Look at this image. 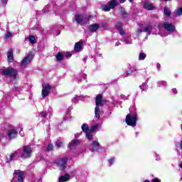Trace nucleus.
Instances as JSON below:
<instances>
[{
	"mask_svg": "<svg viewBox=\"0 0 182 182\" xmlns=\"http://www.w3.org/2000/svg\"><path fill=\"white\" fill-rule=\"evenodd\" d=\"M102 95H98L95 99L96 107L95 109V114L96 119H100V107L106 103V100L102 99Z\"/></svg>",
	"mask_w": 182,
	"mask_h": 182,
	"instance_id": "1",
	"label": "nucleus"
},
{
	"mask_svg": "<svg viewBox=\"0 0 182 182\" xmlns=\"http://www.w3.org/2000/svg\"><path fill=\"white\" fill-rule=\"evenodd\" d=\"M116 28L119 31V33L122 36V42L125 43V45H132V39L130 35H126L124 31L122 28V23L118 22L116 24Z\"/></svg>",
	"mask_w": 182,
	"mask_h": 182,
	"instance_id": "2",
	"label": "nucleus"
},
{
	"mask_svg": "<svg viewBox=\"0 0 182 182\" xmlns=\"http://www.w3.org/2000/svg\"><path fill=\"white\" fill-rule=\"evenodd\" d=\"M19 157L21 159H31L32 157V148L30 146H24L22 147L21 151H19Z\"/></svg>",
	"mask_w": 182,
	"mask_h": 182,
	"instance_id": "3",
	"label": "nucleus"
},
{
	"mask_svg": "<svg viewBox=\"0 0 182 182\" xmlns=\"http://www.w3.org/2000/svg\"><path fill=\"white\" fill-rule=\"evenodd\" d=\"M126 123L128 126H132V127H136L137 123V113H130L126 117Z\"/></svg>",
	"mask_w": 182,
	"mask_h": 182,
	"instance_id": "4",
	"label": "nucleus"
},
{
	"mask_svg": "<svg viewBox=\"0 0 182 182\" xmlns=\"http://www.w3.org/2000/svg\"><path fill=\"white\" fill-rule=\"evenodd\" d=\"M161 27L164 28V29L167 32L165 33H161V32L159 33L161 36H167L168 33H171V32H174L176 31V26L173 25V23H168V22H164L161 24Z\"/></svg>",
	"mask_w": 182,
	"mask_h": 182,
	"instance_id": "5",
	"label": "nucleus"
},
{
	"mask_svg": "<svg viewBox=\"0 0 182 182\" xmlns=\"http://www.w3.org/2000/svg\"><path fill=\"white\" fill-rule=\"evenodd\" d=\"M1 75H3V76H10V77L16 79V76H18V70L12 67L7 68L1 70Z\"/></svg>",
	"mask_w": 182,
	"mask_h": 182,
	"instance_id": "6",
	"label": "nucleus"
},
{
	"mask_svg": "<svg viewBox=\"0 0 182 182\" xmlns=\"http://www.w3.org/2000/svg\"><path fill=\"white\" fill-rule=\"evenodd\" d=\"M81 129L82 131H80L75 134V137H80L81 136H83V133H85L86 137H90V127H89V124H82Z\"/></svg>",
	"mask_w": 182,
	"mask_h": 182,
	"instance_id": "7",
	"label": "nucleus"
},
{
	"mask_svg": "<svg viewBox=\"0 0 182 182\" xmlns=\"http://www.w3.org/2000/svg\"><path fill=\"white\" fill-rule=\"evenodd\" d=\"M117 5V0H111L110 1H109L108 4L102 6V10H104L105 12H109L110 9H114V8H116Z\"/></svg>",
	"mask_w": 182,
	"mask_h": 182,
	"instance_id": "8",
	"label": "nucleus"
},
{
	"mask_svg": "<svg viewBox=\"0 0 182 182\" xmlns=\"http://www.w3.org/2000/svg\"><path fill=\"white\" fill-rule=\"evenodd\" d=\"M68 160H69L68 157H63L60 159L58 161V168H60V170H61L62 171H63L64 170L66 169L67 167V164H68Z\"/></svg>",
	"mask_w": 182,
	"mask_h": 182,
	"instance_id": "9",
	"label": "nucleus"
},
{
	"mask_svg": "<svg viewBox=\"0 0 182 182\" xmlns=\"http://www.w3.org/2000/svg\"><path fill=\"white\" fill-rule=\"evenodd\" d=\"M15 178H17L18 182H23L25 178V172L21 170H16L14 173Z\"/></svg>",
	"mask_w": 182,
	"mask_h": 182,
	"instance_id": "10",
	"label": "nucleus"
},
{
	"mask_svg": "<svg viewBox=\"0 0 182 182\" xmlns=\"http://www.w3.org/2000/svg\"><path fill=\"white\" fill-rule=\"evenodd\" d=\"M88 140L90 141V150L91 151H95V150L99 149V142H97V141H92V137H89Z\"/></svg>",
	"mask_w": 182,
	"mask_h": 182,
	"instance_id": "11",
	"label": "nucleus"
},
{
	"mask_svg": "<svg viewBox=\"0 0 182 182\" xmlns=\"http://www.w3.org/2000/svg\"><path fill=\"white\" fill-rule=\"evenodd\" d=\"M100 124H95L90 127V137H92L93 134H95L97 132H99V129H100Z\"/></svg>",
	"mask_w": 182,
	"mask_h": 182,
	"instance_id": "12",
	"label": "nucleus"
},
{
	"mask_svg": "<svg viewBox=\"0 0 182 182\" xmlns=\"http://www.w3.org/2000/svg\"><path fill=\"white\" fill-rule=\"evenodd\" d=\"M51 89H52V87L49 84H46L43 85V89H42L43 97H46V96L49 95Z\"/></svg>",
	"mask_w": 182,
	"mask_h": 182,
	"instance_id": "13",
	"label": "nucleus"
},
{
	"mask_svg": "<svg viewBox=\"0 0 182 182\" xmlns=\"http://www.w3.org/2000/svg\"><path fill=\"white\" fill-rule=\"evenodd\" d=\"M32 59H33V57L32 55H27L21 61V66L23 68L28 66V65H29V63H31V62H32Z\"/></svg>",
	"mask_w": 182,
	"mask_h": 182,
	"instance_id": "14",
	"label": "nucleus"
},
{
	"mask_svg": "<svg viewBox=\"0 0 182 182\" xmlns=\"http://www.w3.org/2000/svg\"><path fill=\"white\" fill-rule=\"evenodd\" d=\"M87 18L85 15H80V14H76L75 16V20L77 22V23H82L83 21H86Z\"/></svg>",
	"mask_w": 182,
	"mask_h": 182,
	"instance_id": "15",
	"label": "nucleus"
},
{
	"mask_svg": "<svg viewBox=\"0 0 182 182\" xmlns=\"http://www.w3.org/2000/svg\"><path fill=\"white\" fill-rule=\"evenodd\" d=\"M7 136H9V137H17L18 130L14 128L9 129L7 131Z\"/></svg>",
	"mask_w": 182,
	"mask_h": 182,
	"instance_id": "16",
	"label": "nucleus"
},
{
	"mask_svg": "<svg viewBox=\"0 0 182 182\" xmlns=\"http://www.w3.org/2000/svg\"><path fill=\"white\" fill-rule=\"evenodd\" d=\"M80 144V141L78 139H74L70 141V143L68 144V149H72V147H76V146H79Z\"/></svg>",
	"mask_w": 182,
	"mask_h": 182,
	"instance_id": "17",
	"label": "nucleus"
},
{
	"mask_svg": "<svg viewBox=\"0 0 182 182\" xmlns=\"http://www.w3.org/2000/svg\"><path fill=\"white\" fill-rule=\"evenodd\" d=\"M70 180V175L66 173L65 175L60 176L58 178V182H67Z\"/></svg>",
	"mask_w": 182,
	"mask_h": 182,
	"instance_id": "18",
	"label": "nucleus"
},
{
	"mask_svg": "<svg viewBox=\"0 0 182 182\" xmlns=\"http://www.w3.org/2000/svg\"><path fill=\"white\" fill-rule=\"evenodd\" d=\"M83 45V42L79 41L75 43L74 50L75 52H80L82 50V46Z\"/></svg>",
	"mask_w": 182,
	"mask_h": 182,
	"instance_id": "19",
	"label": "nucleus"
},
{
	"mask_svg": "<svg viewBox=\"0 0 182 182\" xmlns=\"http://www.w3.org/2000/svg\"><path fill=\"white\" fill-rule=\"evenodd\" d=\"M99 28H100V25H99V23H94L90 26L89 30L90 32H96Z\"/></svg>",
	"mask_w": 182,
	"mask_h": 182,
	"instance_id": "20",
	"label": "nucleus"
},
{
	"mask_svg": "<svg viewBox=\"0 0 182 182\" xmlns=\"http://www.w3.org/2000/svg\"><path fill=\"white\" fill-rule=\"evenodd\" d=\"M144 8L145 9H147V11H151L152 9H154V6H153V4L149 1H146L144 3Z\"/></svg>",
	"mask_w": 182,
	"mask_h": 182,
	"instance_id": "21",
	"label": "nucleus"
},
{
	"mask_svg": "<svg viewBox=\"0 0 182 182\" xmlns=\"http://www.w3.org/2000/svg\"><path fill=\"white\" fill-rule=\"evenodd\" d=\"M152 31L153 26H151V25H148L143 28V32H146V33H148V35H151Z\"/></svg>",
	"mask_w": 182,
	"mask_h": 182,
	"instance_id": "22",
	"label": "nucleus"
},
{
	"mask_svg": "<svg viewBox=\"0 0 182 182\" xmlns=\"http://www.w3.org/2000/svg\"><path fill=\"white\" fill-rule=\"evenodd\" d=\"M8 60L10 63L14 62V51L12 50H9L7 53Z\"/></svg>",
	"mask_w": 182,
	"mask_h": 182,
	"instance_id": "23",
	"label": "nucleus"
},
{
	"mask_svg": "<svg viewBox=\"0 0 182 182\" xmlns=\"http://www.w3.org/2000/svg\"><path fill=\"white\" fill-rule=\"evenodd\" d=\"M18 154H19V151H16L11 154L9 158L7 159V163L12 161V160H14V159H15L16 156H18Z\"/></svg>",
	"mask_w": 182,
	"mask_h": 182,
	"instance_id": "24",
	"label": "nucleus"
},
{
	"mask_svg": "<svg viewBox=\"0 0 182 182\" xmlns=\"http://www.w3.org/2000/svg\"><path fill=\"white\" fill-rule=\"evenodd\" d=\"M28 40L31 45H35V43H36V38L33 36H28Z\"/></svg>",
	"mask_w": 182,
	"mask_h": 182,
	"instance_id": "25",
	"label": "nucleus"
},
{
	"mask_svg": "<svg viewBox=\"0 0 182 182\" xmlns=\"http://www.w3.org/2000/svg\"><path fill=\"white\" fill-rule=\"evenodd\" d=\"M147 82H149V78L146 79V82L142 83L139 87L141 90H146V89H148V86H147Z\"/></svg>",
	"mask_w": 182,
	"mask_h": 182,
	"instance_id": "26",
	"label": "nucleus"
},
{
	"mask_svg": "<svg viewBox=\"0 0 182 182\" xmlns=\"http://www.w3.org/2000/svg\"><path fill=\"white\" fill-rule=\"evenodd\" d=\"M164 12L166 16H170V15H171V11H170V9L167 6L164 7Z\"/></svg>",
	"mask_w": 182,
	"mask_h": 182,
	"instance_id": "27",
	"label": "nucleus"
},
{
	"mask_svg": "<svg viewBox=\"0 0 182 182\" xmlns=\"http://www.w3.org/2000/svg\"><path fill=\"white\" fill-rule=\"evenodd\" d=\"M58 62H60L61 60H63L64 55L63 54L58 53L55 56Z\"/></svg>",
	"mask_w": 182,
	"mask_h": 182,
	"instance_id": "28",
	"label": "nucleus"
},
{
	"mask_svg": "<svg viewBox=\"0 0 182 182\" xmlns=\"http://www.w3.org/2000/svg\"><path fill=\"white\" fill-rule=\"evenodd\" d=\"M166 86H167V82L166 81L158 82V87H166Z\"/></svg>",
	"mask_w": 182,
	"mask_h": 182,
	"instance_id": "29",
	"label": "nucleus"
},
{
	"mask_svg": "<svg viewBox=\"0 0 182 182\" xmlns=\"http://www.w3.org/2000/svg\"><path fill=\"white\" fill-rule=\"evenodd\" d=\"M135 71H136V69L130 68L129 70L127 71L126 75H124V77L129 76V75L132 73H134Z\"/></svg>",
	"mask_w": 182,
	"mask_h": 182,
	"instance_id": "30",
	"label": "nucleus"
},
{
	"mask_svg": "<svg viewBox=\"0 0 182 182\" xmlns=\"http://www.w3.org/2000/svg\"><path fill=\"white\" fill-rule=\"evenodd\" d=\"M146 59V53H140L139 55V60H144Z\"/></svg>",
	"mask_w": 182,
	"mask_h": 182,
	"instance_id": "31",
	"label": "nucleus"
},
{
	"mask_svg": "<svg viewBox=\"0 0 182 182\" xmlns=\"http://www.w3.org/2000/svg\"><path fill=\"white\" fill-rule=\"evenodd\" d=\"M53 150V144H49L46 149V151H52Z\"/></svg>",
	"mask_w": 182,
	"mask_h": 182,
	"instance_id": "32",
	"label": "nucleus"
},
{
	"mask_svg": "<svg viewBox=\"0 0 182 182\" xmlns=\"http://www.w3.org/2000/svg\"><path fill=\"white\" fill-rule=\"evenodd\" d=\"M176 15L177 16L182 15V6L176 10Z\"/></svg>",
	"mask_w": 182,
	"mask_h": 182,
	"instance_id": "33",
	"label": "nucleus"
},
{
	"mask_svg": "<svg viewBox=\"0 0 182 182\" xmlns=\"http://www.w3.org/2000/svg\"><path fill=\"white\" fill-rule=\"evenodd\" d=\"M80 100V97L75 95V97L73 99V102L74 103H77Z\"/></svg>",
	"mask_w": 182,
	"mask_h": 182,
	"instance_id": "34",
	"label": "nucleus"
},
{
	"mask_svg": "<svg viewBox=\"0 0 182 182\" xmlns=\"http://www.w3.org/2000/svg\"><path fill=\"white\" fill-rule=\"evenodd\" d=\"M56 146L58 148V149H60V147H63V142L60 141H58L56 142Z\"/></svg>",
	"mask_w": 182,
	"mask_h": 182,
	"instance_id": "35",
	"label": "nucleus"
},
{
	"mask_svg": "<svg viewBox=\"0 0 182 182\" xmlns=\"http://www.w3.org/2000/svg\"><path fill=\"white\" fill-rule=\"evenodd\" d=\"M115 159L114 157H112L108 160V162L112 166V164H114Z\"/></svg>",
	"mask_w": 182,
	"mask_h": 182,
	"instance_id": "36",
	"label": "nucleus"
},
{
	"mask_svg": "<svg viewBox=\"0 0 182 182\" xmlns=\"http://www.w3.org/2000/svg\"><path fill=\"white\" fill-rule=\"evenodd\" d=\"M12 37V33L11 32H8L5 35V39H9V38Z\"/></svg>",
	"mask_w": 182,
	"mask_h": 182,
	"instance_id": "37",
	"label": "nucleus"
},
{
	"mask_svg": "<svg viewBox=\"0 0 182 182\" xmlns=\"http://www.w3.org/2000/svg\"><path fill=\"white\" fill-rule=\"evenodd\" d=\"M68 119H70V113L67 112L66 115L64 117V120H68Z\"/></svg>",
	"mask_w": 182,
	"mask_h": 182,
	"instance_id": "38",
	"label": "nucleus"
},
{
	"mask_svg": "<svg viewBox=\"0 0 182 182\" xmlns=\"http://www.w3.org/2000/svg\"><path fill=\"white\" fill-rule=\"evenodd\" d=\"M120 97H121V99H122V100H127V99H129V95L126 96L124 95H121Z\"/></svg>",
	"mask_w": 182,
	"mask_h": 182,
	"instance_id": "39",
	"label": "nucleus"
},
{
	"mask_svg": "<svg viewBox=\"0 0 182 182\" xmlns=\"http://www.w3.org/2000/svg\"><path fill=\"white\" fill-rule=\"evenodd\" d=\"M47 115H48V114L45 112H42L40 113V116L41 117H46Z\"/></svg>",
	"mask_w": 182,
	"mask_h": 182,
	"instance_id": "40",
	"label": "nucleus"
},
{
	"mask_svg": "<svg viewBox=\"0 0 182 182\" xmlns=\"http://www.w3.org/2000/svg\"><path fill=\"white\" fill-rule=\"evenodd\" d=\"M72 57V54L70 53H65V58H71Z\"/></svg>",
	"mask_w": 182,
	"mask_h": 182,
	"instance_id": "41",
	"label": "nucleus"
},
{
	"mask_svg": "<svg viewBox=\"0 0 182 182\" xmlns=\"http://www.w3.org/2000/svg\"><path fill=\"white\" fill-rule=\"evenodd\" d=\"M172 92H173V95H177V89L173 88Z\"/></svg>",
	"mask_w": 182,
	"mask_h": 182,
	"instance_id": "42",
	"label": "nucleus"
},
{
	"mask_svg": "<svg viewBox=\"0 0 182 182\" xmlns=\"http://www.w3.org/2000/svg\"><path fill=\"white\" fill-rule=\"evenodd\" d=\"M155 156L156 161H159L160 160V156L157 155V154H155Z\"/></svg>",
	"mask_w": 182,
	"mask_h": 182,
	"instance_id": "43",
	"label": "nucleus"
},
{
	"mask_svg": "<svg viewBox=\"0 0 182 182\" xmlns=\"http://www.w3.org/2000/svg\"><path fill=\"white\" fill-rule=\"evenodd\" d=\"M1 2L3 5H6V4H8V0H2Z\"/></svg>",
	"mask_w": 182,
	"mask_h": 182,
	"instance_id": "44",
	"label": "nucleus"
},
{
	"mask_svg": "<svg viewBox=\"0 0 182 182\" xmlns=\"http://www.w3.org/2000/svg\"><path fill=\"white\" fill-rule=\"evenodd\" d=\"M152 181H153V182H161V181H160V179H159V178H154V179L152 180Z\"/></svg>",
	"mask_w": 182,
	"mask_h": 182,
	"instance_id": "45",
	"label": "nucleus"
},
{
	"mask_svg": "<svg viewBox=\"0 0 182 182\" xmlns=\"http://www.w3.org/2000/svg\"><path fill=\"white\" fill-rule=\"evenodd\" d=\"M141 32H144L143 31V30H140V29H138L137 31H136V33H141Z\"/></svg>",
	"mask_w": 182,
	"mask_h": 182,
	"instance_id": "46",
	"label": "nucleus"
},
{
	"mask_svg": "<svg viewBox=\"0 0 182 182\" xmlns=\"http://www.w3.org/2000/svg\"><path fill=\"white\" fill-rule=\"evenodd\" d=\"M161 67V65H160V64H157L156 65V68H157V69H158V70H160V68Z\"/></svg>",
	"mask_w": 182,
	"mask_h": 182,
	"instance_id": "47",
	"label": "nucleus"
},
{
	"mask_svg": "<svg viewBox=\"0 0 182 182\" xmlns=\"http://www.w3.org/2000/svg\"><path fill=\"white\" fill-rule=\"evenodd\" d=\"M124 1H126V0H119L120 4H124Z\"/></svg>",
	"mask_w": 182,
	"mask_h": 182,
	"instance_id": "48",
	"label": "nucleus"
},
{
	"mask_svg": "<svg viewBox=\"0 0 182 182\" xmlns=\"http://www.w3.org/2000/svg\"><path fill=\"white\" fill-rule=\"evenodd\" d=\"M143 182H150V181H149V180H145V181H144Z\"/></svg>",
	"mask_w": 182,
	"mask_h": 182,
	"instance_id": "49",
	"label": "nucleus"
},
{
	"mask_svg": "<svg viewBox=\"0 0 182 182\" xmlns=\"http://www.w3.org/2000/svg\"><path fill=\"white\" fill-rule=\"evenodd\" d=\"M136 136H139V132H136Z\"/></svg>",
	"mask_w": 182,
	"mask_h": 182,
	"instance_id": "50",
	"label": "nucleus"
},
{
	"mask_svg": "<svg viewBox=\"0 0 182 182\" xmlns=\"http://www.w3.org/2000/svg\"><path fill=\"white\" fill-rule=\"evenodd\" d=\"M129 2H133V0H129Z\"/></svg>",
	"mask_w": 182,
	"mask_h": 182,
	"instance_id": "51",
	"label": "nucleus"
},
{
	"mask_svg": "<svg viewBox=\"0 0 182 182\" xmlns=\"http://www.w3.org/2000/svg\"><path fill=\"white\" fill-rule=\"evenodd\" d=\"M129 2H133V0H129Z\"/></svg>",
	"mask_w": 182,
	"mask_h": 182,
	"instance_id": "52",
	"label": "nucleus"
},
{
	"mask_svg": "<svg viewBox=\"0 0 182 182\" xmlns=\"http://www.w3.org/2000/svg\"><path fill=\"white\" fill-rule=\"evenodd\" d=\"M5 138H2L1 140H4Z\"/></svg>",
	"mask_w": 182,
	"mask_h": 182,
	"instance_id": "53",
	"label": "nucleus"
},
{
	"mask_svg": "<svg viewBox=\"0 0 182 182\" xmlns=\"http://www.w3.org/2000/svg\"><path fill=\"white\" fill-rule=\"evenodd\" d=\"M34 1H38V0H34Z\"/></svg>",
	"mask_w": 182,
	"mask_h": 182,
	"instance_id": "54",
	"label": "nucleus"
}]
</instances>
